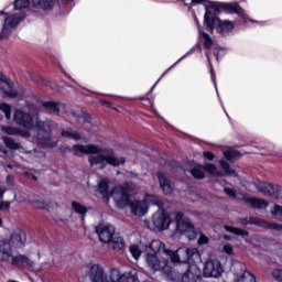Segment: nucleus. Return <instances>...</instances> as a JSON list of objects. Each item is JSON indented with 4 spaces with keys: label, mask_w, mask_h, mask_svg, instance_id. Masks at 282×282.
<instances>
[{
    "label": "nucleus",
    "mask_w": 282,
    "mask_h": 282,
    "mask_svg": "<svg viewBox=\"0 0 282 282\" xmlns=\"http://www.w3.org/2000/svg\"><path fill=\"white\" fill-rule=\"evenodd\" d=\"M13 120L26 130H21L12 126H1L3 133L8 135H21V138H31L33 135L44 147H56V140H52V134H50V122H41L39 116H30L22 110H15Z\"/></svg>",
    "instance_id": "nucleus-2"
},
{
    "label": "nucleus",
    "mask_w": 282,
    "mask_h": 282,
    "mask_svg": "<svg viewBox=\"0 0 282 282\" xmlns=\"http://www.w3.org/2000/svg\"><path fill=\"white\" fill-rule=\"evenodd\" d=\"M226 160H235V158H239V155H241V153H239V151L237 150H229V151H226L224 153Z\"/></svg>",
    "instance_id": "nucleus-34"
},
{
    "label": "nucleus",
    "mask_w": 282,
    "mask_h": 282,
    "mask_svg": "<svg viewBox=\"0 0 282 282\" xmlns=\"http://www.w3.org/2000/svg\"><path fill=\"white\" fill-rule=\"evenodd\" d=\"M174 219L176 224V232L185 235L189 241L197 239L198 232L189 218L184 217L182 213L169 214L164 209H159L152 217V224L156 230H166L171 226V220Z\"/></svg>",
    "instance_id": "nucleus-4"
},
{
    "label": "nucleus",
    "mask_w": 282,
    "mask_h": 282,
    "mask_svg": "<svg viewBox=\"0 0 282 282\" xmlns=\"http://www.w3.org/2000/svg\"><path fill=\"white\" fill-rule=\"evenodd\" d=\"M13 87L14 83L0 70V96H3V98H18L21 100V98H23V93L12 89Z\"/></svg>",
    "instance_id": "nucleus-10"
},
{
    "label": "nucleus",
    "mask_w": 282,
    "mask_h": 282,
    "mask_svg": "<svg viewBox=\"0 0 282 282\" xmlns=\"http://www.w3.org/2000/svg\"><path fill=\"white\" fill-rule=\"evenodd\" d=\"M160 206V198L158 196L147 194L142 200H132L130 203V210L135 217H144L149 213L150 206Z\"/></svg>",
    "instance_id": "nucleus-8"
},
{
    "label": "nucleus",
    "mask_w": 282,
    "mask_h": 282,
    "mask_svg": "<svg viewBox=\"0 0 282 282\" xmlns=\"http://www.w3.org/2000/svg\"><path fill=\"white\" fill-rule=\"evenodd\" d=\"M22 19H25V14L23 13H4L0 39L2 41L10 39L12 32L19 28V23H21Z\"/></svg>",
    "instance_id": "nucleus-7"
},
{
    "label": "nucleus",
    "mask_w": 282,
    "mask_h": 282,
    "mask_svg": "<svg viewBox=\"0 0 282 282\" xmlns=\"http://www.w3.org/2000/svg\"><path fill=\"white\" fill-rule=\"evenodd\" d=\"M88 279L90 282H124L127 275H120L117 269H112L110 275H107L100 264H93L88 271Z\"/></svg>",
    "instance_id": "nucleus-5"
},
{
    "label": "nucleus",
    "mask_w": 282,
    "mask_h": 282,
    "mask_svg": "<svg viewBox=\"0 0 282 282\" xmlns=\"http://www.w3.org/2000/svg\"><path fill=\"white\" fill-rule=\"evenodd\" d=\"M74 155H89L88 163L90 166H122L126 160L123 156H117L112 150L96 144H75L72 149Z\"/></svg>",
    "instance_id": "nucleus-3"
},
{
    "label": "nucleus",
    "mask_w": 282,
    "mask_h": 282,
    "mask_svg": "<svg viewBox=\"0 0 282 282\" xmlns=\"http://www.w3.org/2000/svg\"><path fill=\"white\" fill-rule=\"evenodd\" d=\"M23 263H28V265H32V261L28 259L25 256H17L12 258V264L13 265H22Z\"/></svg>",
    "instance_id": "nucleus-25"
},
{
    "label": "nucleus",
    "mask_w": 282,
    "mask_h": 282,
    "mask_svg": "<svg viewBox=\"0 0 282 282\" xmlns=\"http://www.w3.org/2000/svg\"><path fill=\"white\" fill-rule=\"evenodd\" d=\"M129 250L133 259H135L137 261L138 259H140V257H142V250H140V247L138 245L130 246Z\"/></svg>",
    "instance_id": "nucleus-32"
},
{
    "label": "nucleus",
    "mask_w": 282,
    "mask_h": 282,
    "mask_svg": "<svg viewBox=\"0 0 282 282\" xmlns=\"http://www.w3.org/2000/svg\"><path fill=\"white\" fill-rule=\"evenodd\" d=\"M78 122L85 124V122H91V116L87 112H80L78 116Z\"/></svg>",
    "instance_id": "nucleus-35"
},
{
    "label": "nucleus",
    "mask_w": 282,
    "mask_h": 282,
    "mask_svg": "<svg viewBox=\"0 0 282 282\" xmlns=\"http://www.w3.org/2000/svg\"><path fill=\"white\" fill-rule=\"evenodd\" d=\"M221 252H225V254H228L229 257H232V254H235V250L232 249V246H230V245L223 246Z\"/></svg>",
    "instance_id": "nucleus-38"
},
{
    "label": "nucleus",
    "mask_w": 282,
    "mask_h": 282,
    "mask_svg": "<svg viewBox=\"0 0 282 282\" xmlns=\"http://www.w3.org/2000/svg\"><path fill=\"white\" fill-rule=\"evenodd\" d=\"M220 166L224 171L221 175H231L232 177L237 176V173L235 172V170L230 169V165L225 161H220Z\"/></svg>",
    "instance_id": "nucleus-27"
},
{
    "label": "nucleus",
    "mask_w": 282,
    "mask_h": 282,
    "mask_svg": "<svg viewBox=\"0 0 282 282\" xmlns=\"http://www.w3.org/2000/svg\"><path fill=\"white\" fill-rule=\"evenodd\" d=\"M12 202L10 200H0V212H8L10 210V206H11Z\"/></svg>",
    "instance_id": "nucleus-37"
},
{
    "label": "nucleus",
    "mask_w": 282,
    "mask_h": 282,
    "mask_svg": "<svg viewBox=\"0 0 282 282\" xmlns=\"http://www.w3.org/2000/svg\"><path fill=\"white\" fill-rule=\"evenodd\" d=\"M3 193H6V188L0 186V199L3 197Z\"/></svg>",
    "instance_id": "nucleus-49"
},
{
    "label": "nucleus",
    "mask_w": 282,
    "mask_h": 282,
    "mask_svg": "<svg viewBox=\"0 0 282 282\" xmlns=\"http://www.w3.org/2000/svg\"><path fill=\"white\" fill-rule=\"evenodd\" d=\"M98 193L101 194L102 198L106 202H109L111 197V192L113 191V187H111V182L109 180L104 178L98 183Z\"/></svg>",
    "instance_id": "nucleus-15"
},
{
    "label": "nucleus",
    "mask_w": 282,
    "mask_h": 282,
    "mask_svg": "<svg viewBox=\"0 0 282 282\" xmlns=\"http://www.w3.org/2000/svg\"><path fill=\"white\" fill-rule=\"evenodd\" d=\"M223 8H225L226 10H228V12H235L236 14H239L243 21H246V13L242 11L241 8H239L238 6H234V4H223Z\"/></svg>",
    "instance_id": "nucleus-23"
},
{
    "label": "nucleus",
    "mask_w": 282,
    "mask_h": 282,
    "mask_svg": "<svg viewBox=\"0 0 282 282\" xmlns=\"http://www.w3.org/2000/svg\"><path fill=\"white\" fill-rule=\"evenodd\" d=\"M203 155H204V158H206L209 161L215 160V154H213L212 152L206 151L203 153Z\"/></svg>",
    "instance_id": "nucleus-44"
},
{
    "label": "nucleus",
    "mask_w": 282,
    "mask_h": 282,
    "mask_svg": "<svg viewBox=\"0 0 282 282\" xmlns=\"http://www.w3.org/2000/svg\"><path fill=\"white\" fill-rule=\"evenodd\" d=\"M246 200H247L248 204L251 206V208H261V209H264L267 206L270 205V204L268 203V200H265V199H263V198L246 197Z\"/></svg>",
    "instance_id": "nucleus-19"
},
{
    "label": "nucleus",
    "mask_w": 282,
    "mask_h": 282,
    "mask_svg": "<svg viewBox=\"0 0 282 282\" xmlns=\"http://www.w3.org/2000/svg\"><path fill=\"white\" fill-rule=\"evenodd\" d=\"M2 141L7 149H10L11 151H18V149H21V143L14 141L12 138L3 137Z\"/></svg>",
    "instance_id": "nucleus-22"
},
{
    "label": "nucleus",
    "mask_w": 282,
    "mask_h": 282,
    "mask_svg": "<svg viewBox=\"0 0 282 282\" xmlns=\"http://www.w3.org/2000/svg\"><path fill=\"white\" fill-rule=\"evenodd\" d=\"M200 39L203 41V45L205 47V50H210V47H213V37H210V35H208V33L203 32L200 35Z\"/></svg>",
    "instance_id": "nucleus-26"
},
{
    "label": "nucleus",
    "mask_w": 282,
    "mask_h": 282,
    "mask_svg": "<svg viewBox=\"0 0 282 282\" xmlns=\"http://www.w3.org/2000/svg\"><path fill=\"white\" fill-rule=\"evenodd\" d=\"M145 261L152 270L155 272L166 270L169 261L160 260V252H164L166 257L174 263L180 265L185 263L187 265V272L185 273L187 279H195L199 276L202 271L199 270L198 263H202V254L197 248H178L176 251L164 248V243L160 240H153L145 250Z\"/></svg>",
    "instance_id": "nucleus-1"
},
{
    "label": "nucleus",
    "mask_w": 282,
    "mask_h": 282,
    "mask_svg": "<svg viewBox=\"0 0 282 282\" xmlns=\"http://www.w3.org/2000/svg\"><path fill=\"white\" fill-rule=\"evenodd\" d=\"M224 191L229 197H237V192H235V189L225 187Z\"/></svg>",
    "instance_id": "nucleus-43"
},
{
    "label": "nucleus",
    "mask_w": 282,
    "mask_h": 282,
    "mask_svg": "<svg viewBox=\"0 0 282 282\" xmlns=\"http://www.w3.org/2000/svg\"><path fill=\"white\" fill-rule=\"evenodd\" d=\"M225 239H228V237L225 236Z\"/></svg>",
    "instance_id": "nucleus-51"
},
{
    "label": "nucleus",
    "mask_w": 282,
    "mask_h": 282,
    "mask_svg": "<svg viewBox=\"0 0 282 282\" xmlns=\"http://www.w3.org/2000/svg\"><path fill=\"white\" fill-rule=\"evenodd\" d=\"M109 246L112 248V250H116L117 252H120L127 248V245L124 243V239L120 236H115L111 238L109 242Z\"/></svg>",
    "instance_id": "nucleus-18"
},
{
    "label": "nucleus",
    "mask_w": 282,
    "mask_h": 282,
    "mask_svg": "<svg viewBox=\"0 0 282 282\" xmlns=\"http://www.w3.org/2000/svg\"><path fill=\"white\" fill-rule=\"evenodd\" d=\"M256 188L267 197H279V193H281V187L279 185H272L263 181L256 182Z\"/></svg>",
    "instance_id": "nucleus-14"
},
{
    "label": "nucleus",
    "mask_w": 282,
    "mask_h": 282,
    "mask_svg": "<svg viewBox=\"0 0 282 282\" xmlns=\"http://www.w3.org/2000/svg\"><path fill=\"white\" fill-rule=\"evenodd\" d=\"M0 111L4 113L7 120L12 118V107L8 104H0Z\"/></svg>",
    "instance_id": "nucleus-28"
},
{
    "label": "nucleus",
    "mask_w": 282,
    "mask_h": 282,
    "mask_svg": "<svg viewBox=\"0 0 282 282\" xmlns=\"http://www.w3.org/2000/svg\"><path fill=\"white\" fill-rule=\"evenodd\" d=\"M204 167H205L206 173H209V175H217V176L224 175V174H221V172H219L217 170V166H215L210 163L205 164Z\"/></svg>",
    "instance_id": "nucleus-31"
},
{
    "label": "nucleus",
    "mask_w": 282,
    "mask_h": 282,
    "mask_svg": "<svg viewBox=\"0 0 282 282\" xmlns=\"http://www.w3.org/2000/svg\"><path fill=\"white\" fill-rule=\"evenodd\" d=\"M189 1V3H204V0H185Z\"/></svg>",
    "instance_id": "nucleus-48"
},
{
    "label": "nucleus",
    "mask_w": 282,
    "mask_h": 282,
    "mask_svg": "<svg viewBox=\"0 0 282 282\" xmlns=\"http://www.w3.org/2000/svg\"><path fill=\"white\" fill-rule=\"evenodd\" d=\"M110 197H112L118 208H124L129 204V192L120 185L112 188Z\"/></svg>",
    "instance_id": "nucleus-11"
},
{
    "label": "nucleus",
    "mask_w": 282,
    "mask_h": 282,
    "mask_svg": "<svg viewBox=\"0 0 282 282\" xmlns=\"http://www.w3.org/2000/svg\"><path fill=\"white\" fill-rule=\"evenodd\" d=\"M204 25L212 34L216 30V32L218 34H221L223 36H226V34H229V32H232V30H235V24L232 22L228 20L221 21L219 20V18L213 17L210 10L208 9L205 13Z\"/></svg>",
    "instance_id": "nucleus-6"
},
{
    "label": "nucleus",
    "mask_w": 282,
    "mask_h": 282,
    "mask_svg": "<svg viewBox=\"0 0 282 282\" xmlns=\"http://www.w3.org/2000/svg\"><path fill=\"white\" fill-rule=\"evenodd\" d=\"M208 241H210V239H208V237L204 234H199L197 243L198 246H206V243H208Z\"/></svg>",
    "instance_id": "nucleus-39"
},
{
    "label": "nucleus",
    "mask_w": 282,
    "mask_h": 282,
    "mask_svg": "<svg viewBox=\"0 0 282 282\" xmlns=\"http://www.w3.org/2000/svg\"><path fill=\"white\" fill-rule=\"evenodd\" d=\"M271 214H272V215H279L280 217H282V206H280V205H274V206L271 208Z\"/></svg>",
    "instance_id": "nucleus-41"
},
{
    "label": "nucleus",
    "mask_w": 282,
    "mask_h": 282,
    "mask_svg": "<svg viewBox=\"0 0 282 282\" xmlns=\"http://www.w3.org/2000/svg\"><path fill=\"white\" fill-rule=\"evenodd\" d=\"M44 107H46L47 109H54V111H56V104L55 102H46L44 104Z\"/></svg>",
    "instance_id": "nucleus-45"
},
{
    "label": "nucleus",
    "mask_w": 282,
    "mask_h": 282,
    "mask_svg": "<svg viewBox=\"0 0 282 282\" xmlns=\"http://www.w3.org/2000/svg\"><path fill=\"white\" fill-rule=\"evenodd\" d=\"M225 230H227V232H232V235H238L240 237H248V231L239 228L225 226Z\"/></svg>",
    "instance_id": "nucleus-30"
},
{
    "label": "nucleus",
    "mask_w": 282,
    "mask_h": 282,
    "mask_svg": "<svg viewBox=\"0 0 282 282\" xmlns=\"http://www.w3.org/2000/svg\"><path fill=\"white\" fill-rule=\"evenodd\" d=\"M210 65V76H212V83H214V87L217 91V78L215 77V70L213 69V64Z\"/></svg>",
    "instance_id": "nucleus-42"
},
{
    "label": "nucleus",
    "mask_w": 282,
    "mask_h": 282,
    "mask_svg": "<svg viewBox=\"0 0 282 282\" xmlns=\"http://www.w3.org/2000/svg\"><path fill=\"white\" fill-rule=\"evenodd\" d=\"M25 243V232L21 229H15L11 235V240L9 242L0 241V252L3 259L8 261L12 257V248H19Z\"/></svg>",
    "instance_id": "nucleus-9"
},
{
    "label": "nucleus",
    "mask_w": 282,
    "mask_h": 282,
    "mask_svg": "<svg viewBox=\"0 0 282 282\" xmlns=\"http://www.w3.org/2000/svg\"><path fill=\"white\" fill-rule=\"evenodd\" d=\"M3 226V218L0 217V228Z\"/></svg>",
    "instance_id": "nucleus-50"
},
{
    "label": "nucleus",
    "mask_w": 282,
    "mask_h": 282,
    "mask_svg": "<svg viewBox=\"0 0 282 282\" xmlns=\"http://www.w3.org/2000/svg\"><path fill=\"white\" fill-rule=\"evenodd\" d=\"M34 8V3L32 0H15L14 1V8L15 10H23V8Z\"/></svg>",
    "instance_id": "nucleus-24"
},
{
    "label": "nucleus",
    "mask_w": 282,
    "mask_h": 282,
    "mask_svg": "<svg viewBox=\"0 0 282 282\" xmlns=\"http://www.w3.org/2000/svg\"><path fill=\"white\" fill-rule=\"evenodd\" d=\"M156 177L164 195H171V193H173V186L171 185V182L169 181L166 175H164L161 172H158Z\"/></svg>",
    "instance_id": "nucleus-17"
},
{
    "label": "nucleus",
    "mask_w": 282,
    "mask_h": 282,
    "mask_svg": "<svg viewBox=\"0 0 282 282\" xmlns=\"http://www.w3.org/2000/svg\"><path fill=\"white\" fill-rule=\"evenodd\" d=\"M31 206L39 209L47 208V204L44 200H32Z\"/></svg>",
    "instance_id": "nucleus-36"
},
{
    "label": "nucleus",
    "mask_w": 282,
    "mask_h": 282,
    "mask_svg": "<svg viewBox=\"0 0 282 282\" xmlns=\"http://www.w3.org/2000/svg\"><path fill=\"white\" fill-rule=\"evenodd\" d=\"M95 230L101 243H109L116 235V227L111 224H99Z\"/></svg>",
    "instance_id": "nucleus-13"
},
{
    "label": "nucleus",
    "mask_w": 282,
    "mask_h": 282,
    "mask_svg": "<svg viewBox=\"0 0 282 282\" xmlns=\"http://www.w3.org/2000/svg\"><path fill=\"white\" fill-rule=\"evenodd\" d=\"M234 282H257V278L248 271H241L236 274Z\"/></svg>",
    "instance_id": "nucleus-20"
},
{
    "label": "nucleus",
    "mask_w": 282,
    "mask_h": 282,
    "mask_svg": "<svg viewBox=\"0 0 282 282\" xmlns=\"http://www.w3.org/2000/svg\"><path fill=\"white\" fill-rule=\"evenodd\" d=\"M72 208L78 215H85V213H87V207H85L83 204H80L78 202H73L72 203Z\"/></svg>",
    "instance_id": "nucleus-29"
},
{
    "label": "nucleus",
    "mask_w": 282,
    "mask_h": 282,
    "mask_svg": "<svg viewBox=\"0 0 282 282\" xmlns=\"http://www.w3.org/2000/svg\"><path fill=\"white\" fill-rule=\"evenodd\" d=\"M271 228L273 230H282V225L281 224H274V225H271Z\"/></svg>",
    "instance_id": "nucleus-46"
},
{
    "label": "nucleus",
    "mask_w": 282,
    "mask_h": 282,
    "mask_svg": "<svg viewBox=\"0 0 282 282\" xmlns=\"http://www.w3.org/2000/svg\"><path fill=\"white\" fill-rule=\"evenodd\" d=\"M223 272L224 268L221 267V262H219V260H208L203 270V274L207 279H217L218 276H221Z\"/></svg>",
    "instance_id": "nucleus-12"
},
{
    "label": "nucleus",
    "mask_w": 282,
    "mask_h": 282,
    "mask_svg": "<svg viewBox=\"0 0 282 282\" xmlns=\"http://www.w3.org/2000/svg\"><path fill=\"white\" fill-rule=\"evenodd\" d=\"M194 50L192 48L189 52H187L185 55H183L177 63H180V61H183V58H186L188 56V54H193Z\"/></svg>",
    "instance_id": "nucleus-47"
},
{
    "label": "nucleus",
    "mask_w": 282,
    "mask_h": 282,
    "mask_svg": "<svg viewBox=\"0 0 282 282\" xmlns=\"http://www.w3.org/2000/svg\"><path fill=\"white\" fill-rule=\"evenodd\" d=\"M63 138H70L72 140H80V134L78 132H72L69 130L63 131L62 132Z\"/></svg>",
    "instance_id": "nucleus-33"
},
{
    "label": "nucleus",
    "mask_w": 282,
    "mask_h": 282,
    "mask_svg": "<svg viewBox=\"0 0 282 282\" xmlns=\"http://www.w3.org/2000/svg\"><path fill=\"white\" fill-rule=\"evenodd\" d=\"M69 0H32L33 8H41L42 10H52L54 6H61Z\"/></svg>",
    "instance_id": "nucleus-16"
},
{
    "label": "nucleus",
    "mask_w": 282,
    "mask_h": 282,
    "mask_svg": "<svg viewBox=\"0 0 282 282\" xmlns=\"http://www.w3.org/2000/svg\"><path fill=\"white\" fill-rule=\"evenodd\" d=\"M272 276L275 279V281L282 282V269H274L272 271Z\"/></svg>",
    "instance_id": "nucleus-40"
},
{
    "label": "nucleus",
    "mask_w": 282,
    "mask_h": 282,
    "mask_svg": "<svg viewBox=\"0 0 282 282\" xmlns=\"http://www.w3.org/2000/svg\"><path fill=\"white\" fill-rule=\"evenodd\" d=\"M191 175H193L195 180H204L206 176V169L203 165H195L191 170Z\"/></svg>",
    "instance_id": "nucleus-21"
}]
</instances>
